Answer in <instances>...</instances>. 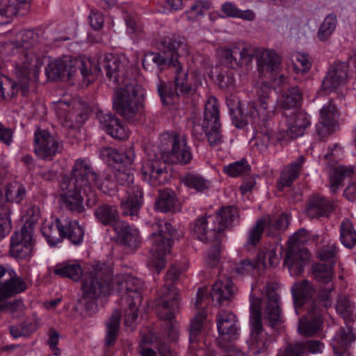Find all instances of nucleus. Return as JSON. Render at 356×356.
<instances>
[{"label":"nucleus","instance_id":"obj_24","mask_svg":"<svg viewBox=\"0 0 356 356\" xmlns=\"http://www.w3.org/2000/svg\"><path fill=\"white\" fill-rule=\"evenodd\" d=\"M322 312L318 308H313L305 316L299 320L298 332L306 337H312L321 328Z\"/></svg>","mask_w":356,"mask_h":356},{"label":"nucleus","instance_id":"obj_7","mask_svg":"<svg viewBox=\"0 0 356 356\" xmlns=\"http://www.w3.org/2000/svg\"><path fill=\"white\" fill-rule=\"evenodd\" d=\"M143 90H116L113 105L116 111L127 121H139L143 113L144 95Z\"/></svg>","mask_w":356,"mask_h":356},{"label":"nucleus","instance_id":"obj_4","mask_svg":"<svg viewBox=\"0 0 356 356\" xmlns=\"http://www.w3.org/2000/svg\"><path fill=\"white\" fill-rule=\"evenodd\" d=\"M257 71L261 83H265L269 79L272 81V88L289 87L290 79L280 74V56L274 50L264 47H257Z\"/></svg>","mask_w":356,"mask_h":356},{"label":"nucleus","instance_id":"obj_56","mask_svg":"<svg viewBox=\"0 0 356 356\" xmlns=\"http://www.w3.org/2000/svg\"><path fill=\"white\" fill-rule=\"evenodd\" d=\"M337 18L334 15L327 16L318 30L317 35L318 40L321 41L327 40L335 30Z\"/></svg>","mask_w":356,"mask_h":356},{"label":"nucleus","instance_id":"obj_11","mask_svg":"<svg viewBox=\"0 0 356 356\" xmlns=\"http://www.w3.org/2000/svg\"><path fill=\"white\" fill-rule=\"evenodd\" d=\"M97 175L93 172L88 161L79 159L75 161L72 178L69 179L72 182L78 183L80 187H84L86 202L90 207L95 206L98 201L97 195L91 186L92 181H95Z\"/></svg>","mask_w":356,"mask_h":356},{"label":"nucleus","instance_id":"obj_52","mask_svg":"<svg viewBox=\"0 0 356 356\" xmlns=\"http://www.w3.org/2000/svg\"><path fill=\"white\" fill-rule=\"evenodd\" d=\"M10 206L7 204H0V238L8 235L12 227Z\"/></svg>","mask_w":356,"mask_h":356},{"label":"nucleus","instance_id":"obj_40","mask_svg":"<svg viewBox=\"0 0 356 356\" xmlns=\"http://www.w3.org/2000/svg\"><path fill=\"white\" fill-rule=\"evenodd\" d=\"M332 204L321 196H314L309 200L307 214L310 218L326 216L332 209Z\"/></svg>","mask_w":356,"mask_h":356},{"label":"nucleus","instance_id":"obj_12","mask_svg":"<svg viewBox=\"0 0 356 356\" xmlns=\"http://www.w3.org/2000/svg\"><path fill=\"white\" fill-rule=\"evenodd\" d=\"M226 102L230 113L236 117L240 116L247 123L259 124L261 120L265 121L268 118L266 102L259 101L250 104L246 111L241 107L238 97L234 94L227 95Z\"/></svg>","mask_w":356,"mask_h":356},{"label":"nucleus","instance_id":"obj_21","mask_svg":"<svg viewBox=\"0 0 356 356\" xmlns=\"http://www.w3.org/2000/svg\"><path fill=\"white\" fill-rule=\"evenodd\" d=\"M60 146L57 140L44 130L35 133L34 150L41 159L51 160L60 151Z\"/></svg>","mask_w":356,"mask_h":356},{"label":"nucleus","instance_id":"obj_59","mask_svg":"<svg viewBox=\"0 0 356 356\" xmlns=\"http://www.w3.org/2000/svg\"><path fill=\"white\" fill-rule=\"evenodd\" d=\"M210 3L203 1H196L193 6L185 12V15L189 21H195L202 16L204 10H209Z\"/></svg>","mask_w":356,"mask_h":356},{"label":"nucleus","instance_id":"obj_6","mask_svg":"<svg viewBox=\"0 0 356 356\" xmlns=\"http://www.w3.org/2000/svg\"><path fill=\"white\" fill-rule=\"evenodd\" d=\"M260 287L252 286L250 296V327L251 334L248 341L250 350L254 355H258L264 352L270 344V339L264 331L261 323V302L259 298L256 297Z\"/></svg>","mask_w":356,"mask_h":356},{"label":"nucleus","instance_id":"obj_14","mask_svg":"<svg viewBox=\"0 0 356 356\" xmlns=\"http://www.w3.org/2000/svg\"><path fill=\"white\" fill-rule=\"evenodd\" d=\"M279 288L276 282H267L261 291L266 304L264 307V318L271 327L279 325L282 322L280 296L277 292Z\"/></svg>","mask_w":356,"mask_h":356},{"label":"nucleus","instance_id":"obj_15","mask_svg":"<svg viewBox=\"0 0 356 356\" xmlns=\"http://www.w3.org/2000/svg\"><path fill=\"white\" fill-rule=\"evenodd\" d=\"M163 145H170L171 149L166 152L169 162L186 164L191 159V154L186 146V139L176 132L164 133L161 136Z\"/></svg>","mask_w":356,"mask_h":356},{"label":"nucleus","instance_id":"obj_64","mask_svg":"<svg viewBox=\"0 0 356 356\" xmlns=\"http://www.w3.org/2000/svg\"><path fill=\"white\" fill-rule=\"evenodd\" d=\"M337 249L334 243L329 242L326 246L323 247L317 252V257L322 261H329L335 257Z\"/></svg>","mask_w":356,"mask_h":356},{"label":"nucleus","instance_id":"obj_34","mask_svg":"<svg viewBox=\"0 0 356 356\" xmlns=\"http://www.w3.org/2000/svg\"><path fill=\"white\" fill-rule=\"evenodd\" d=\"M101 120L103 129L113 138L125 140L129 137V130L122 124L120 120L111 115H106Z\"/></svg>","mask_w":356,"mask_h":356},{"label":"nucleus","instance_id":"obj_1","mask_svg":"<svg viewBox=\"0 0 356 356\" xmlns=\"http://www.w3.org/2000/svg\"><path fill=\"white\" fill-rule=\"evenodd\" d=\"M112 271L104 262L95 261L88 264L82 279V297L91 300L99 295H109L111 292L122 291L124 289L127 299L129 302V309L125 312L124 324L132 327L138 318V309L142 301V282L130 275H118L111 277Z\"/></svg>","mask_w":356,"mask_h":356},{"label":"nucleus","instance_id":"obj_29","mask_svg":"<svg viewBox=\"0 0 356 356\" xmlns=\"http://www.w3.org/2000/svg\"><path fill=\"white\" fill-rule=\"evenodd\" d=\"M305 349L313 354L321 353L324 350V344L316 340L308 341L305 344L302 343L291 344L284 350L280 351L277 356H301Z\"/></svg>","mask_w":356,"mask_h":356},{"label":"nucleus","instance_id":"obj_8","mask_svg":"<svg viewBox=\"0 0 356 356\" xmlns=\"http://www.w3.org/2000/svg\"><path fill=\"white\" fill-rule=\"evenodd\" d=\"M309 240L307 232L301 229L291 236L288 241V250L284 264L291 275L300 274L309 259L307 250L301 247Z\"/></svg>","mask_w":356,"mask_h":356},{"label":"nucleus","instance_id":"obj_50","mask_svg":"<svg viewBox=\"0 0 356 356\" xmlns=\"http://www.w3.org/2000/svg\"><path fill=\"white\" fill-rule=\"evenodd\" d=\"M294 72L297 74L307 73L312 67V61L307 54L294 52L291 55Z\"/></svg>","mask_w":356,"mask_h":356},{"label":"nucleus","instance_id":"obj_53","mask_svg":"<svg viewBox=\"0 0 356 356\" xmlns=\"http://www.w3.org/2000/svg\"><path fill=\"white\" fill-rule=\"evenodd\" d=\"M267 223L270 224L269 216H264L257 221L256 225L249 232L248 244L254 245L260 241L264 229H268Z\"/></svg>","mask_w":356,"mask_h":356},{"label":"nucleus","instance_id":"obj_35","mask_svg":"<svg viewBox=\"0 0 356 356\" xmlns=\"http://www.w3.org/2000/svg\"><path fill=\"white\" fill-rule=\"evenodd\" d=\"M27 288L24 280L17 276L15 271L12 278H8L0 286V302L15 294L22 293Z\"/></svg>","mask_w":356,"mask_h":356},{"label":"nucleus","instance_id":"obj_36","mask_svg":"<svg viewBox=\"0 0 356 356\" xmlns=\"http://www.w3.org/2000/svg\"><path fill=\"white\" fill-rule=\"evenodd\" d=\"M115 232L118 240L129 246H136L139 243V232L127 222L122 221L115 225Z\"/></svg>","mask_w":356,"mask_h":356},{"label":"nucleus","instance_id":"obj_9","mask_svg":"<svg viewBox=\"0 0 356 356\" xmlns=\"http://www.w3.org/2000/svg\"><path fill=\"white\" fill-rule=\"evenodd\" d=\"M103 154L106 155L110 161L113 162L115 169V178L121 185H129L134 181V161L135 152L130 147L124 154L111 147H106L103 149Z\"/></svg>","mask_w":356,"mask_h":356},{"label":"nucleus","instance_id":"obj_60","mask_svg":"<svg viewBox=\"0 0 356 356\" xmlns=\"http://www.w3.org/2000/svg\"><path fill=\"white\" fill-rule=\"evenodd\" d=\"M202 128L206 133L208 142L211 146L219 145L222 142L220 123H211L209 127Z\"/></svg>","mask_w":356,"mask_h":356},{"label":"nucleus","instance_id":"obj_19","mask_svg":"<svg viewBox=\"0 0 356 356\" xmlns=\"http://www.w3.org/2000/svg\"><path fill=\"white\" fill-rule=\"evenodd\" d=\"M83 189L84 187H80L78 183L72 182L69 178L63 179L60 195L63 203L70 210L79 212L83 210V201L86 196L81 195L80 192Z\"/></svg>","mask_w":356,"mask_h":356},{"label":"nucleus","instance_id":"obj_54","mask_svg":"<svg viewBox=\"0 0 356 356\" xmlns=\"http://www.w3.org/2000/svg\"><path fill=\"white\" fill-rule=\"evenodd\" d=\"M250 169V165L247 161L243 159L225 165L222 170L228 176L236 177L248 173Z\"/></svg>","mask_w":356,"mask_h":356},{"label":"nucleus","instance_id":"obj_3","mask_svg":"<svg viewBox=\"0 0 356 356\" xmlns=\"http://www.w3.org/2000/svg\"><path fill=\"white\" fill-rule=\"evenodd\" d=\"M152 229V246L148 266L152 270L159 273L165 266L167 255L170 253L173 230L170 223L161 220L153 225Z\"/></svg>","mask_w":356,"mask_h":356},{"label":"nucleus","instance_id":"obj_32","mask_svg":"<svg viewBox=\"0 0 356 356\" xmlns=\"http://www.w3.org/2000/svg\"><path fill=\"white\" fill-rule=\"evenodd\" d=\"M302 95L300 90H279L277 102L286 113L296 111L300 106Z\"/></svg>","mask_w":356,"mask_h":356},{"label":"nucleus","instance_id":"obj_58","mask_svg":"<svg viewBox=\"0 0 356 356\" xmlns=\"http://www.w3.org/2000/svg\"><path fill=\"white\" fill-rule=\"evenodd\" d=\"M332 269V265L315 264L313 266L314 275L316 280L327 283L332 280L333 275Z\"/></svg>","mask_w":356,"mask_h":356},{"label":"nucleus","instance_id":"obj_42","mask_svg":"<svg viewBox=\"0 0 356 356\" xmlns=\"http://www.w3.org/2000/svg\"><path fill=\"white\" fill-rule=\"evenodd\" d=\"M181 203L177 198L175 193L169 189H165L159 194V197L156 202V209L163 211H175L179 210Z\"/></svg>","mask_w":356,"mask_h":356},{"label":"nucleus","instance_id":"obj_51","mask_svg":"<svg viewBox=\"0 0 356 356\" xmlns=\"http://www.w3.org/2000/svg\"><path fill=\"white\" fill-rule=\"evenodd\" d=\"M340 239L342 244L348 248L356 244V232L349 220H344L341 222Z\"/></svg>","mask_w":356,"mask_h":356},{"label":"nucleus","instance_id":"obj_27","mask_svg":"<svg viewBox=\"0 0 356 356\" xmlns=\"http://www.w3.org/2000/svg\"><path fill=\"white\" fill-rule=\"evenodd\" d=\"M168 42V48L170 51H172V54L170 58L167 57H164L159 54H152L150 56H152V61L156 65L161 66L162 65L168 64L170 67H172V65L170 62L173 60L177 59L178 56H187L189 54V49L187 44H186L184 40H174ZM168 41L165 40V43H167Z\"/></svg>","mask_w":356,"mask_h":356},{"label":"nucleus","instance_id":"obj_62","mask_svg":"<svg viewBox=\"0 0 356 356\" xmlns=\"http://www.w3.org/2000/svg\"><path fill=\"white\" fill-rule=\"evenodd\" d=\"M288 216L286 214H282L276 220H272L270 217V224L268 225V234L272 235L277 230L285 229L288 226Z\"/></svg>","mask_w":356,"mask_h":356},{"label":"nucleus","instance_id":"obj_18","mask_svg":"<svg viewBox=\"0 0 356 356\" xmlns=\"http://www.w3.org/2000/svg\"><path fill=\"white\" fill-rule=\"evenodd\" d=\"M283 123L286 129L282 127L284 135L280 139L286 136L295 138L302 136L305 129L310 124L309 116L304 111L298 110L293 112L286 113Z\"/></svg>","mask_w":356,"mask_h":356},{"label":"nucleus","instance_id":"obj_25","mask_svg":"<svg viewBox=\"0 0 356 356\" xmlns=\"http://www.w3.org/2000/svg\"><path fill=\"white\" fill-rule=\"evenodd\" d=\"M101 65L108 79L119 84H125L124 67L118 56L112 54H106Z\"/></svg>","mask_w":356,"mask_h":356},{"label":"nucleus","instance_id":"obj_38","mask_svg":"<svg viewBox=\"0 0 356 356\" xmlns=\"http://www.w3.org/2000/svg\"><path fill=\"white\" fill-rule=\"evenodd\" d=\"M291 291L293 297L296 311L298 313V307H301L304 303L312 298L314 289L307 280H302L295 283Z\"/></svg>","mask_w":356,"mask_h":356},{"label":"nucleus","instance_id":"obj_10","mask_svg":"<svg viewBox=\"0 0 356 356\" xmlns=\"http://www.w3.org/2000/svg\"><path fill=\"white\" fill-rule=\"evenodd\" d=\"M216 218V217L211 216V215L202 217L195 221L192 228L193 236L198 240L204 242H215V245L211 247L206 259L207 264L211 267L216 266L220 259V247L218 243L220 235L217 230H215L216 234H213V236L210 233V230L214 226Z\"/></svg>","mask_w":356,"mask_h":356},{"label":"nucleus","instance_id":"obj_43","mask_svg":"<svg viewBox=\"0 0 356 356\" xmlns=\"http://www.w3.org/2000/svg\"><path fill=\"white\" fill-rule=\"evenodd\" d=\"M63 237H67L72 243L75 245L80 244L83 238L84 231L76 220H70L69 218H63Z\"/></svg>","mask_w":356,"mask_h":356},{"label":"nucleus","instance_id":"obj_17","mask_svg":"<svg viewBox=\"0 0 356 356\" xmlns=\"http://www.w3.org/2000/svg\"><path fill=\"white\" fill-rule=\"evenodd\" d=\"M33 252V239L32 229L23 227L11 237L10 252L16 258L26 259Z\"/></svg>","mask_w":356,"mask_h":356},{"label":"nucleus","instance_id":"obj_44","mask_svg":"<svg viewBox=\"0 0 356 356\" xmlns=\"http://www.w3.org/2000/svg\"><path fill=\"white\" fill-rule=\"evenodd\" d=\"M234 293V286L232 282L226 278L224 281L218 280L213 286L211 298L218 302H221L223 300L230 298Z\"/></svg>","mask_w":356,"mask_h":356},{"label":"nucleus","instance_id":"obj_2","mask_svg":"<svg viewBox=\"0 0 356 356\" xmlns=\"http://www.w3.org/2000/svg\"><path fill=\"white\" fill-rule=\"evenodd\" d=\"M77 67L80 69L82 76L81 87H88L97 78V74L91 71L92 62L90 59L79 60L68 56L54 59L49 63L46 74L51 80L70 79Z\"/></svg>","mask_w":356,"mask_h":356},{"label":"nucleus","instance_id":"obj_49","mask_svg":"<svg viewBox=\"0 0 356 356\" xmlns=\"http://www.w3.org/2000/svg\"><path fill=\"white\" fill-rule=\"evenodd\" d=\"M120 321V312L115 311L106 323L105 343L107 346L113 345L115 341L118 333Z\"/></svg>","mask_w":356,"mask_h":356},{"label":"nucleus","instance_id":"obj_46","mask_svg":"<svg viewBox=\"0 0 356 356\" xmlns=\"http://www.w3.org/2000/svg\"><path fill=\"white\" fill-rule=\"evenodd\" d=\"M54 274L63 277H69L78 280L83 273L81 266L76 262L61 263L57 264L54 269Z\"/></svg>","mask_w":356,"mask_h":356},{"label":"nucleus","instance_id":"obj_16","mask_svg":"<svg viewBox=\"0 0 356 356\" xmlns=\"http://www.w3.org/2000/svg\"><path fill=\"white\" fill-rule=\"evenodd\" d=\"M142 179L152 186L165 184L168 179L165 162L159 159H148L141 166Z\"/></svg>","mask_w":356,"mask_h":356},{"label":"nucleus","instance_id":"obj_30","mask_svg":"<svg viewBox=\"0 0 356 356\" xmlns=\"http://www.w3.org/2000/svg\"><path fill=\"white\" fill-rule=\"evenodd\" d=\"M305 161L304 156H300L298 159L286 166L282 170L279 179L277 180V187L280 190L291 186V184L298 178L302 164Z\"/></svg>","mask_w":356,"mask_h":356},{"label":"nucleus","instance_id":"obj_33","mask_svg":"<svg viewBox=\"0 0 356 356\" xmlns=\"http://www.w3.org/2000/svg\"><path fill=\"white\" fill-rule=\"evenodd\" d=\"M62 220L56 218L54 222H44L42 225V234L51 246L60 243L63 240L64 223Z\"/></svg>","mask_w":356,"mask_h":356},{"label":"nucleus","instance_id":"obj_45","mask_svg":"<svg viewBox=\"0 0 356 356\" xmlns=\"http://www.w3.org/2000/svg\"><path fill=\"white\" fill-rule=\"evenodd\" d=\"M211 123H220L219 104L214 97H209L205 104L202 127H209Z\"/></svg>","mask_w":356,"mask_h":356},{"label":"nucleus","instance_id":"obj_47","mask_svg":"<svg viewBox=\"0 0 356 356\" xmlns=\"http://www.w3.org/2000/svg\"><path fill=\"white\" fill-rule=\"evenodd\" d=\"M181 181L188 188L197 192H204L211 187V181L197 174H188L181 178Z\"/></svg>","mask_w":356,"mask_h":356},{"label":"nucleus","instance_id":"obj_63","mask_svg":"<svg viewBox=\"0 0 356 356\" xmlns=\"http://www.w3.org/2000/svg\"><path fill=\"white\" fill-rule=\"evenodd\" d=\"M336 309L343 318H346L353 313V305L346 297H341L337 301Z\"/></svg>","mask_w":356,"mask_h":356},{"label":"nucleus","instance_id":"obj_23","mask_svg":"<svg viewBox=\"0 0 356 356\" xmlns=\"http://www.w3.org/2000/svg\"><path fill=\"white\" fill-rule=\"evenodd\" d=\"M218 332L225 339H235L238 334L236 316L231 312L222 310L217 316Z\"/></svg>","mask_w":356,"mask_h":356},{"label":"nucleus","instance_id":"obj_13","mask_svg":"<svg viewBox=\"0 0 356 356\" xmlns=\"http://www.w3.org/2000/svg\"><path fill=\"white\" fill-rule=\"evenodd\" d=\"M178 296L179 293L172 284L165 286L159 293L158 315L161 319L170 322L168 334L172 341L176 340L178 334L176 324L173 322L175 314L178 309Z\"/></svg>","mask_w":356,"mask_h":356},{"label":"nucleus","instance_id":"obj_61","mask_svg":"<svg viewBox=\"0 0 356 356\" xmlns=\"http://www.w3.org/2000/svg\"><path fill=\"white\" fill-rule=\"evenodd\" d=\"M24 305L21 300H15L3 302H0V315L12 314L13 316H17L23 311Z\"/></svg>","mask_w":356,"mask_h":356},{"label":"nucleus","instance_id":"obj_5","mask_svg":"<svg viewBox=\"0 0 356 356\" xmlns=\"http://www.w3.org/2000/svg\"><path fill=\"white\" fill-rule=\"evenodd\" d=\"M16 41L12 42L11 44L16 49L22 48L21 53L23 58L20 64L15 67L16 76L19 78H26L31 73H35L43 63V56H37L33 49L29 47L37 40V35L31 30L22 31L17 35Z\"/></svg>","mask_w":356,"mask_h":356},{"label":"nucleus","instance_id":"obj_22","mask_svg":"<svg viewBox=\"0 0 356 356\" xmlns=\"http://www.w3.org/2000/svg\"><path fill=\"white\" fill-rule=\"evenodd\" d=\"M348 68L346 62H334L323 81L322 89L343 87L348 81Z\"/></svg>","mask_w":356,"mask_h":356},{"label":"nucleus","instance_id":"obj_37","mask_svg":"<svg viewBox=\"0 0 356 356\" xmlns=\"http://www.w3.org/2000/svg\"><path fill=\"white\" fill-rule=\"evenodd\" d=\"M355 168L353 166H339L330 171V188L332 193H336L341 181L346 179H354Z\"/></svg>","mask_w":356,"mask_h":356},{"label":"nucleus","instance_id":"obj_39","mask_svg":"<svg viewBox=\"0 0 356 356\" xmlns=\"http://www.w3.org/2000/svg\"><path fill=\"white\" fill-rule=\"evenodd\" d=\"M211 323L207 318V312L201 309L197 313L191 322L190 341L193 343L197 340V337L207 332Z\"/></svg>","mask_w":356,"mask_h":356},{"label":"nucleus","instance_id":"obj_57","mask_svg":"<svg viewBox=\"0 0 356 356\" xmlns=\"http://www.w3.org/2000/svg\"><path fill=\"white\" fill-rule=\"evenodd\" d=\"M170 63L172 65V67L174 69V72L175 74L174 79V86L175 87V89H189L188 88H185L188 74L184 71L179 60L177 59H172Z\"/></svg>","mask_w":356,"mask_h":356},{"label":"nucleus","instance_id":"obj_31","mask_svg":"<svg viewBox=\"0 0 356 356\" xmlns=\"http://www.w3.org/2000/svg\"><path fill=\"white\" fill-rule=\"evenodd\" d=\"M238 211L234 207H222L219 213L211 215V216L216 217L214 221V226L210 230V233L213 236L216 234L217 230L218 234L225 228L230 226L232 222L238 217Z\"/></svg>","mask_w":356,"mask_h":356},{"label":"nucleus","instance_id":"obj_26","mask_svg":"<svg viewBox=\"0 0 356 356\" xmlns=\"http://www.w3.org/2000/svg\"><path fill=\"white\" fill-rule=\"evenodd\" d=\"M143 203V192L138 186L127 191L126 196L121 202L123 213L126 216H137Z\"/></svg>","mask_w":356,"mask_h":356},{"label":"nucleus","instance_id":"obj_20","mask_svg":"<svg viewBox=\"0 0 356 356\" xmlns=\"http://www.w3.org/2000/svg\"><path fill=\"white\" fill-rule=\"evenodd\" d=\"M276 252L273 248H266L260 250L257 259L252 262L248 259L243 260L234 267L238 274L250 273L254 269H263L267 266H274L277 263Z\"/></svg>","mask_w":356,"mask_h":356},{"label":"nucleus","instance_id":"obj_55","mask_svg":"<svg viewBox=\"0 0 356 356\" xmlns=\"http://www.w3.org/2000/svg\"><path fill=\"white\" fill-rule=\"evenodd\" d=\"M25 195V188L19 182H12L7 186L6 196L10 202L19 203L24 199Z\"/></svg>","mask_w":356,"mask_h":356},{"label":"nucleus","instance_id":"obj_48","mask_svg":"<svg viewBox=\"0 0 356 356\" xmlns=\"http://www.w3.org/2000/svg\"><path fill=\"white\" fill-rule=\"evenodd\" d=\"M222 12L227 16L233 18H239L247 21H252L255 17L254 12L251 10H242L232 2H225L222 5Z\"/></svg>","mask_w":356,"mask_h":356},{"label":"nucleus","instance_id":"obj_28","mask_svg":"<svg viewBox=\"0 0 356 356\" xmlns=\"http://www.w3.org/2000/svg\"><path fill=\"white\" fill-rule=\"evenodd\" d=\"M338 114L336 107L332 103L325 105L320 113V122L317 129L320 134H330L335 130Z\"/></svg>","mask_w":356,"mask_h":356},{"label":"nucleus","instance_id":"obj_41","mask_svg":"<svg viewBox=\"0 0 356 356\" xmlns=\"http://www.w3.org/2000/svg\"><path fill=\"white\" fill-rule=\"evenodd\" d=\"M95 213L101 223L104 225H111L113 230L115 225L122 222L119 218L118 209L114 206L102 205L96 209Z\"/></svg>","mask_w":356,"mask_h":356}]
</instances>
